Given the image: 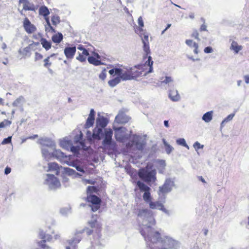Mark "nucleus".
Instances as JSON below:
<instances>
[{
    "mask_svg": "<svg viewBox=\"0 0 249 249\" xmlns=\"http://www.w3.org/2000/svg\"><path fill=\"white\" fill-rule=\"evenodd\" d=\"M48 167L50 170H59L58 165L54 162L50 163L48 164Z\"/></svg>",
    "mask_w": 249,
    "mask_h": 249,
    "instance_id": "nucleus-38",
    "label": "nucleus"
},
{
    "mask_svg": "<svg viewBox=\"0 0 249 249\" xmlns=\"http://www.w3.org/2000/svg\"><path fill=\"white\" fill-rule=\"evenodd\" d=\"M11 124L12 122L11 121L5 119L3 122L0 123V128L9 126Z\"/></svg>",
    "mask_w": 249,
    "mask_h": 249,
    "instance_id": "nucleus-39",
    "label": "nucleus"
},
{
    "mask_svg": "<svg viewBox=\"0 0 249 249\" xmlns=\"http://www.w3.org/2000/svg\"><path fill=\"white\" fill-rule=\"evenodd\" d=\"M45 30L48 32L55 33L54 29L51 26V23L45 25Z\"/></svg>",
    "mask_w": 249,
    "mask_h": 249,
    "instance_id": "nucleus-43",
    "label": "nucleus"
},
{
    "mask_svg": "<svg viewBox=\"0 0 249 249\" xmlns=\"http://www.w3.org/2000/svg\"><path fill=\"white\" fill-rule=\"evenodd\" d=\"M63 37L62 34L60 33H58L52 36V39L54 43H59L62 40Z\"/></svg>",
    "mask_w": 249,
    "mask_h": 249,
    "instance_id": "nucleus-25",
    "label": "nucleus"
},
{
    "mask_svg": "<svg viewBox=\"0 0 249 249\" xmlns=\"http://www.w3.org/2000/svg\"><path fill=\"white\" fill-rule=\"evenodd\" d=\"M65 169L66 172H67L69 174H71L74 172V170L70 168H66Z\"/></svg>",
    "mask_w": 249,
    "mask_h": 249,
    "instance_id": "nucleus-57",
    "label": "nucleus"
},
{
    "mask_svg": "<svg viewBox=\"0 0 249 249\" xmlns=\"http://www.w3.org/2000/svg\"><path fill=\"white\" fill-rule=\"evenodd\" d=\"M148 203H149V207L152 209H158L162 210L163 208V205L158 201L152 202L151 200Z\"/></svg>",
    "mask_w": 249,
    "mask_h": 249,
    "instance_id": "nucleus-23",
    "label": "nucleus"
},
{
    "mask_svg": "<svg viewBox=\"0 0 249 249\" xmlns=\"http://www.w3.org/2000/svg\"><path fill=\"white\" fill-rule=\"evenodd\" d=\"M149 214L150 215V219L151 220L149 221V224L151 225H155L156 224V221L155 219L152 216V213L151 211L148 210L147 209H140L139 210L138 213V216L140 217H142L143 216L145 215L146 214Z\"/></svg>",
    "mask_w": 249,
    "mask_h": 249,
    "instance_id": "nucleus-12",
    "label": "nucleus"
},
{
    "mask_svg": "<svg viewBox=\"0 0 249 249\" xmlns=\"http://www.w3.org/2000/svg\"><path fill=\"white\" fill-rule=\"evenodd\" d=\"M108 123V121L106 118L103 116H99L96 120L97 126H100L101 128H103L105 127Z\"/></svg>",
    "mask_w": 249,
    "mask_h": 249,
    "instance_id": "nucleus-19",
    "label": "nucleus"
},
{
    "mask_svg": "<svg viewBox=\"0 0 249 249\" xmlns=\"http://www.w3.org/2000/svg\"><path fill=\"white\" fill-rule=\"evenodd\" d=\"M23 27L26 33L29 34H33L36 30V26L32 24L27 17L23 20Z\"/></svg>",
    "mask_w": 249,
    "mask_h": 249,
    "instance_id": "nucleus-7",
    "label": "nucleus"
},
{
    "mask_svg": "<svg viewBox=\"0 0 249 249\" xmlns=\"http://www.w3.org/2000/svg\"><path fill=\"white\" fill-rule=\"evenodd\" d=\"M139 176L140 178L147 182H149L152 181L154 182L156 179V172L155 171L148 172L144 170H142L139 172Z\"/></svg>",
    "mask_w": 249,
    "mask_h": 249,
    "instance_id": "nucleus-6",
    "label": "nucleus"
},
{
    "mask_svg": "<svg viewBox=\"0 0 249 249\" xmlns=\"http://www.w3.org/2000/svg\"><path fill=\"white\" fill-rule=\"evenodd\" d=\"M163 143L165 146V149L167 154H170L173 150V148L164 139L163 140Z\"/></svg>",
    "mask_w": 249,
    "mask_h": 249,
    "instance_id": "nucleus-36",
    "label": "nucleus"
},
{
    "mask_svg": "<svg viewBox=\"0 0 249 249\" xmlns=\"http://www.w3.org/2000/svg\"><path fill=\"white\" fill-rule=\"evenodd\" d=\"M172 81V79L171 77L166 76L165 77V79L163 81V82L166 83V84H167V83H170V82H171Z\"/></svg>",
    "mask_w": 249,
    "mask_h": 249,
    "instance_id": "nucleus-56",
    "label": "nucleus"
},
{
    "mask_svg": "<svg viewBox=\"0 0 249 249\" xmlns=\"http://www.w3.org/2000/svg\"><path fill=\"white\" fill-rule=\"evenodd\" d=\"M137 185L141 191H144L145 192L148 190H150V188L148 186L140 181H138L137 182Z\"/></svg>",
    "mask_w": 249,
    "mask_h": 249,
    "instance_id": "nucleus-28",
    "label": "nucleus"
},
{
    "mask_svg": "<svg viewBox=\"0 0 249 249\" xmlns=\"http://www.w3.org/2000/svg\"><path fill=\"white\" fill-rule=\"evenodd\" d=\"M32 44H30L28 46L24 48H20L19 49L18 53L19 56L20 58H25L27 56H29L31 55V46Z\"/></svg>",
    "mask_w": 249,
    "mask_h": 249,
    "instance_id": "nucleus-14",
    "label": "nucleus"
},
{
    "mask_svg": "<svg viewBox=\"0 0 249 249\" xmlns=\"http://www.w3.org/2000/svg\"><path fill=\"white\" fill-rule=\"evenodd\" d=\"M198 178L199 180L200 181H202L203 183H206L205 179L203 178L202 177L200 176V177H198Z\"/></svg>",
    "mask_w": 249,
    "mask_h": 249,
    "instance_id": "nucleus-61",
    "label": "nucleus"
},
{
    "mask_svg": "<svg viewBox=\"0 0 249 249\" xmlns=\"http://www.w3.org/2000/svg\"><path fill=\"white\" fill-rule=\"evenodd\" d=\"M93 231H94V230H90L88 228H86L82 230V231L76 232V237H75V238H73V239H71V240H69L68 241V243H69V246H67L66 249H71V248L72 249H74L76 245L81 241V240L82 239V237L81 236H80V234H82V233H83L85 231V232H86L87 234L88 235H89L93 233Z\"/></svg>",
    "mask_w": 249,
    "mask_h": 249,
    "instance_id": "nucleus-3",
    "label": "nucleus"
},
{
    "mask_svg": "<svg viewBox=\"0 0 249 249\" xmlns=\"http://www.w3.org/2000/svg\"><path fill=\"white\" fill-rule=\"evenodd\" d=\"M39 235L40 238L42 239V240L38 243L39 246L44 249H48V247L46 246L45 243L46 241H50L52 240V236L49 234H46L43 231L40 232Z\"/></svg>",
    "mask_w": 249,
    "mask_h": 249,
    "instance_id": "nucleus-9",
    "label": "nucleus"
},
{
    "mask_svg": "<svg viewBox=\"0 0 249 249\" xmlns=\"http://www.w3.org/2000/svg\"><path fill=\"white\" fill-rule=\"evenodd\" d=\"M177 143L178 145H182L187 148H189L188 145L186 143L185 140L183 138H180L177 140Z\"/></svg>",
    "mask_w": 249,
    "mask_h": 249,
    "instance_id": "nucleus-41",
    "label": "nucleus"
},
{
    "mask_svg": "<svg viewBox=\"0 0 249 249\" xmlns=\"http://www.w3.org/2000/svg\"><path fill=\"white\" fill-rule=\"evenodd\" d=\"M106 76H107L106 69H104L103 70L102 72L100 73L99 77L101 79H102V80H104L106 78Z\"/></svg>",
    "mask_w": 249,
    "mask_h": 249,
    "instance_id": "nucleus-45",
    "label": "nucleus"
},
{
    "mask_svg": "<svg viewBox=\"0 0 249 249\" xmlns=\"http://www.w3.org/2000/svg\"><path fill=\"white\" fill-rule=\"evenodd\" d=\"M112 132L111 130L105 132V138L103 142L104 146L110 145L111 143Z\"/></svg>",
    "mask_w": 249,
    "mask_h": 249,
    "instance_id": "nucleus-18",
    "label": "nucleus"
},
{
    "mask_svg": "<svg viewBox=\"0 0 249 249\" xmlns=\"http://www.w3.org/2000/svg\"><path fill=\"white\" fill-rule=\"evenodd\" d=\"M19 3L23 4V10L24 11L35 12L36 10V7L35 4L30 2L28 0H19Z\"/></svg>",
    "mask_w": 249,
    "mask_h": 249,
    "instance_id": "nucleus-10",
    "label": "nucleus"
},
{
    "mask_svg": "<svg viewBox=\"0 0 249 249\" xmlns=\"http://www.w3.org/2000/svg\"><path fill=\"white\" fill-rule=\"evenodd\" d=\"M171 190L170 185L166 182L161 187H160V192L161 193H168Z\"/></svg>",
    "mask_w": 249,
    "mask_h": 249,
    "instance_id": "nucleus-29",
    "label": "nucleus"
},
{
    "mask_svg": "<svg viewBox=\"0 0 249 249\" xmlns=\"http://www.w3.org/2000/svg\"><path fill=\"white\" fill-rule=\"evenodd\" d=\"M96 191L97 189L95 187L89 186L87 189V195H91V193L96 192Z\"/></svg>",
    "mask_w": 249,
    "mask_h": 249,
    "instance_id": "nucleus-42",
    "label": "nucleus"
},
{
    "mask_svg": "<svg viewBox=\"0 0 249 249\" xmlns=\"http://www.w3.org/2000/svg\"><path fill=\"white\" fill-rule=\"evenodd\" d=\"M194 147L196 149H200V148H202L203 147V145H201V144L198 142H196L194 144Z\"/></svg>",
    "mask_w": 249,
    "mask_h": 249,
    "instance_id": "nucleus-53",
    "label": "nucleus"
},
{
    "mask_svg": "<svg viewBox=\"0 0 249 249\" xmlns=\"http://www.w3.org/2000/svg\"><path fill=\"white\" fill-rule=\"evenodd\" d=\"M100 56L97 53L94 52L93 56H90L88 57V62L94 66H99L102 64L101 61L100 60Z\"/></svg>",
    "mask_w": 249,
    "mask_h": 249,
    "instance_id": "nucleus-11",
    "label": "nucleus"
},
{
    "mask_svg": "<svg viewBox=\"0 0 249 249\" xmlns=\"http://www.w3.org/2000/svg\"><path fill=\"white\" fill-rule=\"evenodd\" d=\"M51 21L53 25L56 26L60 21V18L57 15H53L52 17Z\"/></svg>",
    "mask_w": 249,
    "mask_h": 249,
    "instance_id": "nucleus-37",
    "label": "nucleus"
},
{
    "mask_svg": "<svg viewBox=\"0 0 249 249\" xmlns=\"http://www.w3.org/2000/svg\"><path fill=\"white\" fill-rule=\"evenodd\" d=\"M11 140H12V137L11 136H9V137H8L7 138H5L2 141L1 143L2 144L9 143H10L11 142Z\"/></svg>",
    "mask_w": 249,
    "mask_h": 249,
    "instance_id": "nucleus-48",
    "label": "nucleus"
},
{
    "mask_svg": "<svg viewBox=\"0 0 249 249\" xmlns=\"http://www.w3.org/2000/svg\"><path fill=\"white\" fill-rule=\"evenodd\" d=\"M153 64V61L152 60V58L149 56L148 59L143 64L138 65L129 69H112L110 70L108 72L111 75L114 74L119 75L123 80H130L152 72Z\"/></svg>",
    "mask_w": 249,
    "mask_h": 249,
    "instance_id": "nucleus-1",
    "label": "nucleus"
},
{
    "mask_svg": "<svg viewBox=\"0 0 249 249\" xmlns=\"http://www.w3.org/2000/svg\"><path fill=\"white\" fill-rule=\"evenodd\" d=\"M200 31H206L207 30V25L204 22L203 24H202L200 27Z\"/></svg>",
    "mask_w": 249,
    "mask_h": 249,
    "instance_id": "nucleus-54",
    "label": "nucleus"
},
{
    "mask_svg": "<svg viewBox=\"0 0 249 249\" xmlns=\"http://www.w3.org/2000/svg\"><path fill=\"white\" fill-rule=\"evenodd\" d=\"M169 96L173 101H178L180 98L177 90L174 89L169 91Z\"/></svg>",
    "mask_w": 249,
    "mask_h": 249,
    "instance_id": "nucleus-21",
    "label": "nucleus"
},
{
    "mask_svg": "<svg viewBox=\"0 0 249 249\" xmlns=\"http://www.w3.org/2000/svg\"><path fill=\"white\" fill-rule=\"evenodd\" d=\"M21 99L20 98L17 99L13 103V105L14 107H17L19 104H20Z\"/></svg>",
    "mask_w": 249,
    "mask_h": 249,
    "instance_id": "nucleus-50",
    "label": "nucleus"
},
{
    "mask_svg": "<svg viewBox=\"0 0 249 249\" xmlns=\"http://www.w3.org/2000/svg\"><path fill=\"white\" fill-rule=\"evenodd\" d=\"M86 201L89 203V206L93 212H96L101 207V199L94 195H87Z\"/></svg>",
    "mask_w": 249,
    "mask_h": 249,
    "instance_id": "nucleus-4",
    "label": "nucleus"
},
{
    "mask_svg": "<svg viewBox=\"0 0 249 249\" xmlns=\"http://www.w3.org/2000/svg\"><path fill=\"white\" fill-rule=\"evenodd\" d=\"M55 55V53L52 54L50 56H48L47 58H46L44 60V66L47 68L49 69L52 65V63L50 61V58L51 57H53V56H54Z\"/></svg>",
    "mask_w": 249,
    "mask_h": 249,
    "instance_id": "nucleus-33",
    "label": "nucleus"
},
{
    "mask_svg": "<svg viewBox=\"0 0 249 249\" xmlns=\"http://www.w3.org/2000/svg\"><path fill=\"white\" fill-rule=\"evenodd\" d=\"M43 58V55L39 53L36 52L35 55V61H38Z\"/></svg>",
    "mask_w": 249,
    "mask_h": 249,
    "instance_id": "nucleus-46",
    "label": "nucleus"
},
{
    "mask_svg": "<svg viewBox=\"0 0 249 249\" xmlns=\"http://www.w3.org/2000/svg\"><path fill=\"white\" fill-rule=\"evenodd\" d=\"M76 48L75 46L67 47L64 50V54L68 59H72L75 54Z\"/></svg>",
    "mask_w": 249,
    "mask_h": 249,
    "instance_id": "nucleus-13",
    "label": "nucleus"
},
{
    "mask_svg": "<svg viewBox=\"0 0 249 249\" xmlns=\"http://www.w3.org/2000/svg\"><path fill=\"white\" fill-rule=\"evenodd\" d=\"M213 111H210L205 113L202 119L206 123L210 122L213 119Z\"/></svg>",
    "mask_w": 249,
    "mask_h": 249,
    "instance_id": "nucleus-27",
    "label": "nucleus"
},
{
    "mask_svg": "<svg viewBox=\"0 0 249 249\" xmlns=\"http://www.w3.org/2000/svg\"><path fill=\"white\" fill-rule=\"evenodd\" d=\"M76 169L79 171H80V172H84L83 170L82 169V168H81L80 167H79V166H77L76 167Z\"/></svg>",
    "mask_w": 249,
    "mask_h": 249,
    "instance_id": "nucleus-64",
    "label": "nucleus"
},
{
    "mask_svg": "<svg viewBox=\"0 0 249 249\" xmlns=\"http://www.w3.org/2000/svg\"><path fill=\"white\" fill-rule=\"evenodd\" d=\"M143 48L144 51L146 53L145 56H143V59H145L147 57L148 58V57L149 56H148V54H149L150 53V49H149V43L143 44Z\"/></svg>",
    "mask_w": 249,
    "mask_h": 249,
    "instance_id": "nucleus-35",
    "label": "nucleus"
},
{
    "mask_svg": "<svg viewBox=\"0 0 249 249\" xmlns=\"http://www.w3.org/2000/svg\"><path fill=\"white\" fill-rule=\"evenodd\" d=\"M44 18L45 19V21H46L47 24L50 23V19H49V18L48 16H47L46 17H44Z\"/></svg>",
    "mask_w": 249,
    "mask_h": 249,
    "instance_id": "nucleus-62",
    "label": "nucleus"
},
{
    "mask_svg": "<svg viewBox=\"0 0 249 249\" xmlns=\"http://www.w3.org/2000/svg\"><path fill=\"white\" fill-rule=\"evenodd\" d=\"M140 232L144 240L149 244L157 243L161 239L160 232L159 231H155L150 226L147 227L146 231L142 230Z\"/></svg>",
    "mask_w": 249,
    "mask_h": 249,
    "instance_id": "nucleus-2",
    "label": "nucleus"
},
{
    "mask_svg": "<svg viewBox=\"0 0 249 249\" xmlns=\"http://www.w3.org/2000/svg\"><path fill=\"white\" fill-rule=\"evenodd\" d=\"M204 51L206 53H211L213 52V49L211 47H207L204 49Z\"/></svg>",
    "mask_w": 249,
    "mask_h": 249,
    "instance_id": "nucleus-52",
    "label": "nucleus"
},
{
    "mask_svg": "<svg viewBox=\"0 0 249 249\" xmlns=\"http://www.w3.org/2000/svg\"><path fill=\"white\" fill-rule=\"evenodd\" d=\"M40 43L42 47L46 50H49L51 49L52 44L50 41H48L46 38L42 37L40 39Z\"/></svg>",
    "mask_w": 249,
    "mask_h": 249,
    "instance_id": "nucleus-24",
    "label": "nucleus"
},
{
    "mask_svg": "<svg viewBox=\"0 0 249 249\" xmlns=\"http://www.w3.org/2000/svg\"><path fill=\"white\" fill-rule=\"evenodd\" d=\"M121 79L120 77H116L114 79L109 80L108 84L110 87H114L120 82Z\"/></svg>",
    "mask_w": 249,
    "mask_h": 249,
    "instance_id": "nucleus-30",
    "label": "nucleus"
},
{
    "mask_svg": "<svg viewBox=\"0 0 249 249\" xmlns=\"http://www.w3.org/2000/svg\"><path fill=\"white\" fill-rule=\"evenodd\" d=\"M39 15L43 16L44 17L48 16L50 14V11L48 8L45 5L41 6L38 9Z\"/></svg>",
    "mask_w": 249,
    "mask_h": 249,
    "instance_id": "nucleus-22",
    "label": "nucleus"
},
{
    "mask_svg": "<svg viewBox=\"0 0 249 249\" xmlns=\"http://www.w3.org/2000/svg\"><path fill=\"white\" fill-rule=\"evenodd\" d=\"M142 35L141 38L143 44L149 43L148 41V35L147 34L145 33L143 30V32H142Z\"/></svg>",
    "mask_w": 249,
    "mask_h": 249,
    "instance_id": "nucleus-40",
    "label": "nucleus"
},
{
    "mask_svg": "<svg viewBox=\"0 0 249 249\" xmlns=\"http://www.w3.org/2000/svg\"><path fill=\"white\" fill-rule=\"evenodd\" d=\"M89 224L96 232H100L102 229V225L96 219L89 221Z\"/></svg>",
    "mask_w": 249,
    "mask_h": 249,
    "instance_id": "nucleus-16",
    "label": "nucleus"
},
{
    "mask_svg": "<svg viewBox=\"0 0 249 249\" xmlns=\"http://www.w3.org/2000/svg\"><path fill=\"white\" fill-rule=\"evenodd\" d=\"M11 168L7 166L5 169L4 173L6 175H8V174H9L11 172Z\"/></svg>",
    "mask_w": 249,
    "mask_h": 249,
    "instance_id": "nucleus-58",
    "label": "nucleus"
},
{
    "mask_svg": "<svg viewBox=\"0 0 249 249\" xmlns=\"http://www.w3.org/2000/svg\"><path fill=\"white\" fill-rule=\"evenodd\" d=\"M77 49L80 50L81 52H78V55L76 57V59L81 62L86 61L87 57L89 55L88 51L82 45H79Z\"/></svg>",
    "mask_w": 249,
    "mask_h": 249,
    "instance_id": "nucleus-8",
    "label": "nucleus"
},
{
    "mask_svg": "<svg viewBox=\"0 0 249 249\" xmlns=\"http://www.w3.org/2000/svg\"><path fill=\"white\" fill-rule=\"evenodd\" d=\"M125 170L127 174L132 176L134 173V170L131 166H127L125 167Z\"/></svg>",
    "mask_w": 249,
    "mask_h": 249,
    "instance_id": "nucleus-47",
    "label": "nucleus"
},
{
    "mask_svg": "<svg viewBox=\"0 0 249 249\" xmlns=\"http://www.w3.org/2000/svg\"><path fill=\"white\" fill-rule=\"evenodd\" d=\"M145 144V142L143 141H141L139 137L136 136L134 137L133 140L126 143V147L128 149L130 150L135 146V147L134 149L142 151L144 149Z\"/></svg>",
    "mask_w": 249,
    "mask_h": 249,
    "instance_id": "nucleus-5",
    "label": "nucleus"
},
{
    "mask_svg": "<svg viewBox=\"0 0 249 249\" xmlns=\"http://www.w3.org/2000/svg\"><path fill=\"white\" fill-rule=\"evenodd\" d=\"M95 112L94 109H91L89 117L87 118L85 124V125L87 128H89L93 125L95 121Z\"/></svg>",
    "mask_w": 249,
    "mask_h": 249,
    "instance_id": "nucleus-15",
    "label": "nucleus"
},
{
    "mask_svg": "<svg viewBox=\"0 0 249 249\" xmlns=\"http://www.w3.org/2000/svg\"><path fill=\"white\" fill-rule=\"evenodd\" d=\"M231 49L233 50L235 53H237L242 50V47L241 45H239L236 41H233L231 44Z\"/></svg>",
    "mask_w": 249,
    "mask_h": 249,
    "instance_id": "nucleus-26",
    "label": "nucleus"
},
{
    "mask_svg": "<svg viewBox=\"0 0 249 249\" xmlns=\"http://www.w3.org/2000/svg\"><path fill=\"white\" fill-rule=\"evenodd\" d=\"M84 182L85 184H90L92 185L95 184L96 181L94 180H90V179H84Z\"/></svg>",
    "mask_w": 249,
    "mask_h": 249,
    "instance_id": "nucleus-51",
    "label": "nucleus"
},
{
    "mask_svg": "<svg viewBox=\"0 0 249 249\" xmlns=\"http://www.w3.org/2000/svg\"><path fill=\"white\" fill-rule=\"evenodd\" d=\"M185 43L190 48L194 49L193 51L195 54H197L198 53V45L197 43L193 41L192 39L186 40Z\"/></svg>",
    "mask_w": 249,
    "mask_h": 249,
    "instance_id": "nucleus-17",
    "label": "nucleus"
},
{
    "mask_svg": "<svg viewBox=\"0 0 249 249\" xmlns=\"http://www.w3.org/2000/svg\"><path fill=\"white\" fill-rule=\"evenodd\" d=\"M103 135V128L98 126L94 128L93 130L92 137L94 139L100 140Z\"/></svg>",
    "mask_w": 249,
    "mask_h": 249,
    "instance_id": "nucleus-20",
    "label": "nucleus"
},
{
    "mask_svg": "<svg viewBox=\"0 0 249 249\" xmlns=\"http://www.w3.org/2000/svg\"><path fill=\"white\" fill-rule=\"evenodd\" d=\"M138 24L140 26L139 28V34L140 35V36H142V32H143V30L142 29V27L144 26V23L143 22L142 18L141 17H139L138 18Z\"/></svg>",
    "mask_w": 249,
    "mask_h": 249,
    "instance_id": "nucleus-32",
    "label": "nucleus"
},
{
    "mask_svg": "<svg viewBox=\"0 0 249 249\" xmlns=\"http://www.w3.org/2000/svg\"><path fill=\"white\" fill-rule=\"evenodd\" d=\"M234 114H230L229 115H228L224 120V122H228L229 121H230L231 120L232 118L234 116Z\"/></svg>",
    "mask_w": 249,
    "mask_h": 249,
    "instance_id": "nucleus-55",
    "label": "nucleus"
},
{
    "mask_svg": "<svg viewBox=\"0 0 249 249\" xmlns=\"http://www.w3.org/2000/svg\"><path fill=\"white\" fill-rule=\"evenodd\" d=\"M191 36L192 37L195 38L198 41H199L200 40V39L199 37V33H198V31L196 30H194V31L193 32V33L191 35Z\"/></svg>",
    "mask_w": 249,
    "mask_h": 249,
    "instance_id": "nucleus-44",
    "label": "nucleus"
},
{
    "mask_svg": "<svg viewBox=\"0 0 249 249\" xmlns=\"http://www.w3.org/2000/svg\"><path fill=\"white\" fill-rule=\"evenodd\" d=\"M143 199L146 203L152 200V197L150 193V190L145 192L143 195Z\"/></svg>",
    "mask_w": 249,
    "mask_h": 249,
    "instance_id": "nucleus-34",
    "label": "nucleus"
},
{
    "mask_svg": "<svg viewBox=\"0 0 249 249\" xmlns=\"http://www.w3.org/2000/svg\"><path fill=\"white\" fill-rule=\"evenodd\" d=\"M116 119L119 123L124 124L127 122V119L124 117L123 114H119L116 117Z\"/></svg>",
    "mask_w": 249,
    "mask_h": 249,
    "instance_id": "nucleus-31",
    "label": "nucleus"
},
{
    "mask_svg": "<svg viewBox=\"0 0 249 249\" xmlns=\"http://www.w3.org/2000/svg\"><path fill=\"white\" fill-rule=\"evenodd\" d=\"M171 24H167V27H166V28L165 29H164L162 31L161 34H163L165 32V31H166L168 28H169L171 27Z\"/></svg>",
    "mask_w": 249,
    "mask_h": 249,
    "instance_id": "nucleus-60",
    "label": "nucleus"
},
{
    "mask_svg": "<svg viewBox=\"0 0 249 249\" xmlns=\"http://www.w3.org/2000/svg\"><path fill=\"white\" fill-rule=\"evenodd\" d=\"M48 179L52 180L54 181V182H58V181L57 179V178L53 175H48Z\"/></svg>",
    "mask_w": 249,
    "mask_h": 249,
    "instance_id": "nucleus-49",
    "label": "nucleus"
},
{
    "mask_svg": "<svg viewBox=\"0 0 249 249\" xmlns=\"http://www.w3.org/2000/svg\"><path fill=\"white\" fill-rule=\"evenodd\" d=\"M244 79L247 84L249 83V75L244 76Z\"/></svg>",
    "mask_w": 249,
    "mask_h": 249,
    "instance_id": "nucleus-59",
    "label": "nucleus"
},
{
    "mask_svg": "<svg viewBox=\"0 0 249 249\" xmlns=\"http://www.w3.org/2000/svg\"><path fill=\"white\" fill-rule=\"evenodd\" d=\"M164 125L166 127H169V124H168V121H164Z\"/></svg>",
    "mask_w": 249,
    "mask_h": 249,
    "instance_id": "nucleus-63",
    "label": "nucleus"
}]
</instances>
